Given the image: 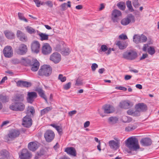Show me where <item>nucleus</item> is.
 Here are the masks:
<instances>
[{
  "instance_id": "ea45409f",
  "label": "nucleus",
  "mask_w": 159,
  "mask_h": 159,
  "mask_svg": "<svg viewBox=\"0 0 159 159\" xmlns=\"http://www.w3.org/2000/svg\"><path fill=\"white\" fill-rule=\"evenodd\" d=\"M126 4L130 12H133L134 9L132 6L131 2L128 0L127 1Z\"/></svg>"
},
{
  "instance_id": "cd10ccee",
  "label": "nucleus",
  "mask_w": 159,
  "mask_h": 159,
  "mask_svg": "<svg viewBox=\"0 0 159 159\" xmlns=\"http://www.w3.org/2000/svg\"><path fill=\"white\" fill-rule=\"evenodd\" d=\"M29 149L32 151H35L38 147L37 143L35 142H31L30 143L28 146Z\"/></svg>"
},
{
  "instance_id": "a878e982",
  "label": "nucleus",
  "mask_w": 159,
  "mask_h": 159,
  "mask_svg": "<svg viewBox=\"0 0 159 159\" xmlns=\"http://www.w3.org/2000/svg\"><path fill=\"white\" fill-rule=\"evenodd\" d=\"M136 107L139 112L145 111L147 109V105L143 103H138L136 105Z\"/></svg>"
},
{
  "instance_id": "8fccbe9b",
  "label": "nucleus",
  "mask_w": 159,
  "mask_h": 159,
  "mask_svg": "<svg viewBox=\"0 0 159 159\" xmlns=\"http://www.w3.org/2000/svg\"><path fill=\"white\" fill-rule=\"evenodd\" d=\"M11 62L14 64H16L19 63L20 61L17 58H14L11 60Z\"/></svg>"
},
{
  "instance_id": "4d7b16f0",
  "label": "nucleus",
  "mask_w": 159,
  "mask_h": 159,
  "mask_svg": "<svg viewBox=\"0 0 159 159\" xmlns=\"http://www.w3.org/2000/svg\"><path fill=\"white\" fill-rule=\"evenodd\" d=\"M119 38L121 39L125 40L127 39V36L126 35L122 34L119 36Z\"/></svg>"
},
{
  "instance_id": "79ce46f5",
  "label": "nucleus",
  "mask_w": 159,
  "mask_h": 159,
  "mask_svg": "<svg viewBox=\"0 0 159 159\" xmlns=\"http://www.w3.org/2000/svg\"><path fill=\"white\" fill-rule=\"evenodd\" d=\"M117 6L119 8L122 10H124L125 8V6L124 2H120L117 3Z\"/></svg>"
},
{
  "instance_id": "f8f14e48",
  "label": "nucleus",
  "mask_w": 159,
  "mask_h": 159,
  "mask_svg": "<svg viewBox=\"0 0 159 159\" xmlns=\"http://www.w3.org/2000/svg\"><path fill=\"white\" fill-rule=\"evenodd\" d=\"M27 51V46L24 44H21L18 48L15 49V52L18 54L23 55L25 54Z\"/></svg>"
},
{
  "instance_id": "1a4fd4ad",
  "label": "nucleus",
  "mask_w": 159,
  "mask_h": 159,
  "mask_svg": "<svg viewBox=\"0 0 159 159\" xmlns=\"http://www.w3.org/2000/svg\"><path fill=\"white\" fill-rule=\"evenodd\" d=\"M137 53L134 51H130L125 52L123 54L124 58L129 60H133L137 57Z\"/></svg>"
},
{
  "instance_id": "dca6fc26",
  "label": "nucleus",
  "mask_w": 159,
  "mask_h": 159,
  "mask_svg": "<svg viewBox=\"0 0 159 159\" xmlns=\"http://www.w3.org/2000/svg\"><path fill=\"white\" fill-rule=\"evenodd\" d=\"M22 125L25 127H29L32 125V119L28 115H26L23 119Z\"/></svg>"
},
{
  "instance_id": "052dcab7",
  "label": "nucleus",
  "mask_w": 159,
  "mask_h": 159,
  "mask_svg": "<svg viewBox=\"0 0 159 159\" xmlns=\"http://www.w3.org/2000/svg\"><path fill=\"white\" fill-rule=\"evenodd\" d=\"M46 4L50 7H52L53 6L52 3L51 1H48L46 2Z\"/></svg>"
},
{
  "instance_id": "680f3d73",
  "label": "nucleus",
  "mask_w": 159,
  "mask_h": 159,
  "mask_svg": "<svg viewBox=\"0 0 159 159\" xmlns=\"http://www.w3.org/2000/svg\"><path fill=\"white\" fill-rule=\"evenodd\" d=\"M77 112V111L75 110H74L72 111H70L69 112L68 114L69 116H72L73 115L75 114Z\"/></svg>"
},
{
  "instance_id": "a19ab883",
  "label": "nucleus",
  "mask_w": 159,
  "mask_h": 159,
  "mask_svg": "<svg viewBox=\"0 0 159 159\" xmlns=\"http://www.w3.org/2000/svg\"><path fill=\"white\" fill-rule=\"evenodd\" d=\"M25 28L27 31L30 34H34L36 32L35 30L31 27L28 26Z\"/></svg>"
},
{
  "instance_id": "b1692460",
  "label": "nucleus",
  "mask_w": 159,
  "mask_h": 159,
  "mask_svg": "<svg viewBox=\"0 0 159 159\" xmlns=\"http://www.w3.org/2000/svg\"><path fill=\"white\" fill-rule=\"evenodd\" d=\"M111 50H113V49L108 48L106 45H102L101 46L100 49L99 51V52L101 53L102 52H105V53L107 55H108L111 53Z\"/></svg>"
},
{
  "instance_id": "de8ad7c7",
  "label": "nucleus",
  "mask_w": 159,
  "mask_h": 159,
  "mask_svg": "<svg viewBox=\"0 0 159 159\" xmlns=\"http://www.w3.org/2000/svg\"><path fill=\"white\" fill-rule=\"evenodd\" d=\"M0 154L5 157H7L9 155V152L6 150H3L0 152Z\"/></svg>"
},
{
  "instance_id": "9b49d317",
  "label": "nucleus",
  "mask_w": 159,
  "mask_h": 159,
  "mask_svg": "<svg viewBox=\"0 0 159 159\" xmlns=\"http://www.w3.org/2000/svg\"><path fill=\"white\" fill-rule=\"evenodd\" d=\"M3 53L5 57H11L13 55V50L12 47L9 46H6L3 50Z\"/></svg>"
},
{
  "instance_id": "423d86ee",
  "label": "nucleus",
  "mask_w": 159,
  "mask_h": 159,
  "mask_svg": "<svg viewBox=\"0 0 159 159\" xmlns=\"http://www.w3.org/2000/svg\"><path fill=\"white\" fill-rule=\"evenodd\" d=\"M147 40V37L143 34H134L133 37V41L135 43L138 44L145 42Z\"/></svg>"
},
{
  "instance_id": "f704fd0d",
  "label": "nucleus",
  "mask_w": 159,
  "mask_h": 159,
  "mask_svg": "<svg viewBox=\"0 0 159 159\" xmlns=\"http://www.w3.org/2000/svg\"><path fill=\"white\" fill-rule=\"evenodd\" d=\"M70 3V2L69 1L67 2L68 4H67V3H66L62 4L60 6V7L61 8V10L65 11L66 10V6H67L68 7H71Z\"/></svg>"
},
{
  "instance_id": "f257e3e1",
  "label": "nucleus",
  "mask_w": 159,
  "mask_h": 159,
  "mask_svg": "<svg viewBox=\"0 0 159 159\" xmlns=\"http://www.w3.org/2000/svg\"><path fill=\"white\" fill-rule=\"evenodd\" d=\"M126 146L132 151H136L140 148L138 140L135 137H130L127 139Z\"/></svg>"
},
{
  "instance_id": "69168bd1",
  "label": "nucleus",
  "mask_w": 159,
  "mask_h": 159,
  "mask_svg": "<svg viewBox=\"0 0 159 159\" xmlns=\"http://www.w3.org/2000/svg\"><path fill=\"white\" fill-rule=\"evenodd\" d=\"M90 122L87 121L84 123V128H87L90 125Z\"/></svg>"
},
{
  "instance_id": "0e129e2a",
  "label": "nucleus",
  "mask_w": 159,
  "mask_h": 159,
  "mask_svg": "<svg viewBox=\"0 0 159 159\" xmlns=\"http://www.w3.org/2000/svg\"><path fill=\"white\" fill-rule=\"evenodd\" d=\"M148 56V55L147 54H143L142 56L140 58V60H143L145 58H147Z\"/></svg>"
},
{
  "instance_id": "2f4dec72",
  "label": "nucleus",
  "mask_w": 159,
  "mask_h": 159,
  "mask_svg": "<svg viewBox=\"0 0 159 159\" xmlns=\"http://www.w3.org/2000/svg\"><path fill=\"white\" fill-rule=\"evenodd\" d=\"M119 107L121 108L128 109L130 107V103L126 101H122L120 103Z\"/></svg>"
},
{
  "instance_id": "f3484780",
  "label": "nucleus",
  "mask_w": 159,
  "mask_h": 159,
  "mask_svg": "<svg viewBox=\"0 0 159 159\" xmlns=\"http://www.w3.org/2000/svg\"><path fill=\"white\" fill-rule=\"evenodd\" d=\"M144 52L147 51L151 55H153L155 52L154 48L153 46H149L148 44H144L142 48Z\"/></svg>"
},
{
  "instance_id": "7ed1b4c3",
  "label": "nucleus",
  "mask_w": 159,
  "mask_h": 159,
  "mask_svg": "<svg viewBox=\"0 0 159 159\" xmlns=\"http://www.w3.org/2000/svg\"><path fill=\"white\" fill-rule=\"evenodd\" d=\"M20 134L18 129H13L9 130L7 135L5 136V139L7 141L14 140L18 137Z\"/></svg>"
},
{
  "instance_id": "20e7f679",
  "label": "nucleus",
  "mask_w": 159,
  "mask_h": 159,
  "mask_svg": "<svg viewBox=\"0 0 159 159\" xmlns=\"http://www.w3.org/2000/svg\"><path fill=\"white\" fill-rule=\"evenodd\" d=\"M22 61H25L29 63V65L31 66V69L33 71H37L39 69V63L38 61L36 59H33L31 61H30L29 60L24 58L21 59Z\"/></svg>"
},
{
  "instance_id": "58836bf2",
  "label": "nucleus",
  "mask_w": 159,
  "mask_h": 159,
  "mask_svg": "<svg viewBox=\"0 0 159 159\" xmlns=\"http://www.w3.org/2000/svg\"><path fill=\"white\" fill-rule=\"evenodd\" d=\"M45 153V152L43 150H41L39 152H38L36 154L35 157V159H38L41 156L44 155Z\"/></svg>"
},
{
  "instance_id": "5701e85b",
  "label": "nucleus",
  "mask_w": 159,
  "mask_h": 159,
  "mask_svg": "<svg viewBox=\"0 0 159 159\" xmlns=\"http://www.w3.org/2000/svg\"><path fill=\"white\" fill-rule=\"evenodd\" d=\"M109 144L110 148L114 150H116L120 146V143L114 140L110 141Z\"/></svg>"
},
{
  "instance_id": "c756f323",
  "label": "nucleus",
  "mask_w": 159,
  "mask_h": 159,
  "mask_svg": "<svg viewBox=\"0 0 159 159\" xmlns=\"http://www.w3.org/2000/svg\"><path fill=\"white\" fill-rule=\"evenodd\" d=\"M37 34L39 35L41 41L47 40L48 38V35L43 33L37 30Z\"/></svg>"
},
{
  "instance_id": "864d4df0",
  "label": "nucleus",
  "mask_w": 159,
  "mask_h": 159,
  "mask_svg": "<svg viewBox=\"0 0 159 159\" xmlns=\"http://www.w3.org/2000/svg\"><path fill=\"white\" fill-rule=\"evenodd\" d=\"M75 85L77 86H80L82 84V80L79 78L77 79L76 80Z\"/></svg>"
},
{
  "instance_id": "aec40b11",
  "label": "nucleus",
  "mask_w": 159,
  "mask_h": 159,
  "mask_svg": "<svg viewBox=\"0 0 159 159\" xmlns=\"http://www.w3.org/2000/svg\"><path fill=\"white\" fill-rule=\"evenodd\" d=\"M16 36L20 41L25 42L27 41L28 39L26 35L20 30L17 31Z\"/></svg>"
},
{
  "instance_id": "09e8293b",
  "label": "nucleus",
  "mask_w": 159,
  "mask_h": 159,
  "mask_svg": "<svg viewBox=\"0 0 159 159\" xmlns=\"http://www.w3.org/2000/svg\"><path fill=\"white\" fill-rule=\"evenodd\" d=\"M70 52V51L68 48L64 49L62 51V54L64 55H68Z\"/></svg>"
},
{
  "instance_id": "3c124183",
  "label": "nucleus",
  "mask_w": 159,
  "mask_h": 159,
  "mask_svg": "<svg viewBox=\"0 0 159 159\" xmlns=\"http://www.w3.org/2000/svg\"><path fill=\"white\" fill-rule=\"evenodd\" d=\"M71 85V83L70 82H68L63 85V89L66 90H68L70 88Z\"/></svg>"
},
{
  "instance_id": "7c9ffc66",
  "label": "nucleus",
  "mask_w": 159,
  "mask_h": 159,
  "mask_svg": "<svg viewBox=\"0 0 159 159\" xmlns=\"http://www.w3.org/2000/svg\"><path fill=\"white\" fill-rule=\"evenodd\" d=\"M4 33L6 37L8 39H13L15 35L13 32L9 30H6L5 31Z\"/></svg>"
},
{
  "instance_id": "0eeeda50",
  "label": "nucleus",
  "mask_w": 159,
  "mask_h": 159,
  "mask_svg": "<svg viewBox=\"0 0 159 159\" xmlns=\"http://www.w3.org/2000/svg\"><path fill=\"white\" fill-rule=\"evenodd\" d=\"M122 16L121 12L118 10H113L111 13V19L114 22H117L120 19Z\"/></svg>"
},
{
  "instance_id": "e2e57ef3",
  "label": "nucleus",
  "mask_w": 159,
  "mask_h": 159,
  "mask_svg": "<svg viewBox=\"0 0 159 159\" xmlns=\"http://www.w3.org/2000/svg\"><path fill=\"white\" fill-rule=\"evenodd\" d=\"M138 112V111H135L134 112V111L132 110H129L127 111V113L129 115H134V114H135V112Z\"/></svg>"
},
{
  "instance_id": "e433bc0d",
  "label": "nucleus",
  "mask_w": 159,
  "mask_h": 159,
  "mask_svg": "<svg viewBox=\"0 0 159 159\" xmlns=\"http://www.w3.org/2000/svg\"><path fill=\"white\" fill-rule=\"evenodd\" d=\"M52 109L51 107H47L43 109L41 111V114L42 116L43 115L45 114L48 113L49 111Z\"/></svg>"
},
{
  "instance_id": "bb28decb",
  "label": "nucleus",
  "mask_w": 159,
  "mask_h": 159,
  "mask_svg": "<svg viewBox=\"0 0 159 159\" xmlns=\"http://www.w3.org/2000/svg\"><path fill=\"white\" fill-rule=\"evenodd\" d=\"M13 100L16 102H21L24 100V95L22 94H17L14 96Z\"/></svg>"
},
{
  "instance_id": "39448f33",
  "label": "nucleus",
  "mask_w": 159,
  "mask_h": 159,
  "mask_svg": "<svg viewBox=\"0 0 159 159\" xmlns=\"http://www.w3.org/2000/svg\"><path fill=\"white\" fill-rule=\"evenodd\" d=\"M25 107V105L22 102H15L12 103L9 107L10 109L14 111H23Z\"/></svg>"
},
{
  "instance_id": "72a5a7b5",
  "label": "nucleus",
  "mask_w": 159,
  "mask_h": 159,
  "mask_svg": "<svg viewBox=\"0 0 159 159\" xmlns=\"http://www.w3.org/2000/svg\"><path fill=\"white\" fill-rule=\"evenodd\" d=\"M9 98L6 95L2 94H0V101L3 103H5L8 102Z\"/></svg>"
},
{
  "instance_id": "c9c22d12",
  "label": "nucleus",
  "mask_w": 159,
  "mask_h": 159,
  "mask_svg": "<svg viewBox=\"0 0 159 159\" xmlns=\"http://www.w3.org/2000/svg\"><path fill=\"white\" fill-rule=\"evenodd\" d=\"M119 49H124L127 46V45L123 43H121L120 41H117L116 43Z\"/></svg>"
},
{
  "instance_id": "c85d7f7f",
  "label": "nucleus",
  "mask_w": 159,
  "mask_h": 159,
  "mask_svg": "<svg viewBox=\"0 0 159 159\" xmlns=\"http://www.w3.org/2000/svg\"><path fill=\"white\" fill-rule=\"evenodd\" d=\"M65 152L67 153L70 155L75 156L76 155V152L74 148L73 147H68L65 149Z\"/></svg>"
},
{
  "instance_id": "603ef678",
  "label": "nucleus",
  "mask_w": 159,
  "mask_h": 159,
  "mask_svg": "<svg viewBox=\"0 0 159 159\" xmlns=\"http://www.w3.org/2000/svg\"><path fill=\"white\" fill-rule=\"evenodd\" d=\"M58 79L62 82H65L66 80V77L65 76H63V75L61 74H60L59 75Z\"/></svg>"
},
{
  "instance_id": "6ab92c4d",
  "label": "nucleus",
  "mask_w": 159,
  "mask_h": 159,
  "mask_svg": "<svg viewBox=\"0 0 159 159\" xmlns=\"http://www.w3.org/2000/svg\"><path fill=\"white\" fill-rule=\"evenodd\" d=\"M27 100L28 102L32 103L34 99L37 97V94L34 92H29L28 93Z\"/></svg>"
},
{
  "instance_id": "774afa93",
  "label": "nucleus",
  "mask_w": 159,
  "mask_h": 159,
  "mask_svg": "<svg viewBox=\"0 0 159 159\" xmlns=\"http://www.w3.org/2000/svg\"><path fill=\"white\" fill-rule=\"evenodd\" d=\"M132 77V76L129 75H126L125 76V80H130Z\"/></svg>"
},
{
  "instance_id": "2eb2a0df",
  "label": "nucleus",
  "mask_w": 159,
  "mask_h": 159,
  "mask_svg": "<svg viewBox=\"0 0 159 159\" xmlns=\"http://www.w3.org/2000/svg\"><path fill=\"white\" fill-rule=\"evenodd\" d=\"M52 51V48L48 43L43 44L42 48V52L44 55L50 54Z\"/></svg>"
},
{
  "instance_id": "5fc2aeb1",
  "label": "nucleus",
  "mask_w": 159,
  "mask_h": 159,
  "mask_svg": "<svg viewBox=\"0 0 159 159\" xmlns=\"http://www.w3.org/2000/svg\"><path fill=\"white\" fill-rule=\"evenodd\" d=\"M98 67V65L96 63H93L92 64L91 67L93 71H94Z\"/></svg>"
},
{
  "instance_id": "a18cd8bd",
  "label": "nucleus",
  "mask_w": 159,
  "mask_h": 159,
  "mask_svg": "<svg viewBox=\"0 0 159 159\" xmlns=\"http://www.w3.org/2000/svg\"><path fill=\"white\" fill-rule=\"evenodd\" d=\"M18 16L20 19L21 20H23L25 22H27L28 20L24 16L23 14L19 12L18 13Z\"/></svg>"
},
{
  "instance_id": "473e14b6",
  "label": "nucleus",
  "mask_w": 159,
  "mask_h": 159,
  "mask_svg": "<svg viewBox=\"0 0 159 159\" xmlns=\"http://www.w3.org/2000/svg\"><path fill=\"white\" fill-rule=\"evenodd\" d=\"M39 96L42 98H43L47 102V100L46 97V96L44 91L41 89H38L37 90Z\"/></svg>"
},
{
  "instance_id": "13d9d810",
  "label": "nucleus",
  "mask_w": 159,
  "mask_h": 159,
  "mask_svg": "<svg viewBox=\"0 0 159 159\" xmlns=\"http://www.w3.org/2000/svg\"><path fill=\"white\" fill-rule=\"evenodd\" d=\"M34 1L35 2L36 6L38 7H39L40 5H42V3H41L40 1L39 0H34Z\"/></svg>"
},
{
  "instance_id": "6e6d98bb",
  "label": "nucleus",
  "mask_w": 159,
  "mask_h": 159,
  "mask_svg": "<svg viewBox=\"0 0 159 159\" xmlns=\"http://www.w3.org/2000/svg\"><path fill=\"white\" fill-rule=\"evenodd\" d=\"M115 89H116L122 90L124 91H125L127 90L126 88L122 86H116L115 87Z\"/></svg>"
},
{
  "instance_id": "37998d69",
  "label": "nucleus",
  "mask_w": 159,
  "mask_h": 159,
  "mask_svg": "<svg viewBox=\"0 0 159 159\" xmlns=\"http://www.w3.org/2000/svg\"><path fill=\"white\" fill-rule=\"evenodd\" d=\"M136 128V126L134 125H131L125 127V130L127 132H129L132 131Z\"/></svg>"
},
{
  "instance_id": "6e6552de",
  "label": "nucleus",
  "mask_w": 159,
  "mask_h": 159,
  "mask_svg": "<svg viewBox=\"0 0 159 159\" xmlns=\"http://www.w3.org/2000/svg\"><path fill=\"white\" fill-rule=\"evenodd\" d=\"M31 157V153L26 149H22L19 153L20 159H30Z\"/></svg>"
},
{
  "instance_id": "4be33fe9",
  "label": "nucleus",
  "mask_w": 159,
  "mask_h": 159,
  "mask_svg": "<svg viewBox=\"0 0 159 159\" xmlns=\"http://www.w3.org/2000/svg\"><path fill=\"white\" fill-rule=\"evenodd\" d=\"M140 144L143 146H150L152 143V141L148 138H145L142 139L140 141Z\"/></svg>"
},
{
  "instance_id": "f03ea898",
  "label": "nucleus",
  "mask_w": 159,
  "mask_h": 159,
  "mask_svg": "<svg viewBox=\"0 0 159 159\" xmlns=\"http://www.w3.org/2000/svg\"><path fill=\"white\" fill-rule=\"evenodd\" d=\"M52 72V69L49 65H44L41 66L38 72L40 76H48L50 75Z\"/></svg>"
},
{
  "instance_id": "49530a36",
  "label": "nucleus",
  "mask_w": 159,
  "mask_h": 159,
  "mask_svg": "<svg viewBox=\"0 0 159 159\" xmlns=\"http://www.w3.org/2000/svg\"><path fill=\"white\" fill-rule=\"evenodd\" d=\"M132 3L133 6L135 8H138L140 5L139 0H133L132 1Z\"/></svg>"
},
{
  "instance_id": "4c0bfd02",
  "label": "nucleus",
  "mask_w": 159,
  "mask_h": 159,
  "mask_svg": "<svg viewBox=\"0 0 159 159\" xmlns=\"http://www.w3.org/2000/svg\"><path fill=\"white\" fill-rule=\"evenodd\" d=\"M51 126L55 128L59 134H62V129L61 127L55 124H51Z\"/></svg>"
},
{
  "instance_id": "4468645a",
  "label": "nucleus",
  "mask_w": 159,
  "mask_h": 159,
  "mask_svg": "<svg viewBox=\"0 0 159 159\" xmlns=\"http://www.w3.org/2000/svg\"><path fill=\"white\" fill-rule=\"evenodd\" d=\"M40 44L38 41H34L31 43V49L32 51L35 53H38L39 51Z\"/></svg>"
},
{
  "instance_id": "bf43d9fd",
  "label": "nucleus",
  "mask_w": 159,
  "mask_h": 159,
  "mask_svg": "<svg viewBox=\"0 0 159 159\" xmlns=\"http://www.w3.org/2000/svg\"><path fill=\"white\" fill-rule=\"evenodd\" d=\"M28 111L31 113L32 115L34 113V108L33 107H31L29 108Z\"/></svg>"
},
{
  "instance_id": "ddd939ff",
  "label": "nucleus",
  "mask_w": 159,
  "mask_h": 159,
  "mask_svg": "<svg viewBox=\"0 0 159 159\" xmlns=\"http://www.w3.org/2000/svg\"><path fill=\"white\" fill-rule=\"evenodd\" d=\"M50 60L57 64L59 63L61 60V55L57 52L53 53L50 56Z\"/></svg>"
},
{
  "instance_id": "412c9836",
  "label": "nucleus",
  "mask_w": 159,
  "mask_h": 159,
  "mask_svg": "<svg viewBox=\"0 0 159 159\" xmlns=\"http://www.w3.org/2000/svg\"><path fill=\"white\" fill-rule=\"evenodd\" d=\"M104 112L109 114L115 111L114 108L110 105H106L102 107Z\"/></svg>"
},
{
  "instance_id": "338daca9",
  "label": "nucleus",
  "mask_w": 159,
  "mask_h": 159,
  "mask_svg": "<svg viewBox=\"0 0 159 159\" xmlns=\"http://www.w3.org/2000/svg\"><path fill=\"white\" fill-rule=\"evenodd\" d=\"M7 79V76H5L3 77L2 79V80L0 81V84H1L2 83L5 82V81Z\"/></svg>"
},
{
  "instance_id": "9d476101",
  "label": "nucleus",
  "mask_w": 159,
  "mask_h": 159,
  "mask_svg": "<svg viewBox=\"0 0 159 159\" xmlns=\"http://www.w3.org/2000/svg\"><path fill=\"white\" fill-rule=\"evenodd\" d=\"M44 136L46 141L50 142L54 139L55 134L52 130H48L45 133Z\"/></svg>"
},
{
  "instance_id": "a211bd4d",
  "label": "nucleus",
  "mask_w": 159,
  "mask_h": 159,
  "mask_svg": "<svg viewBox=\"0 0 159 159\" xmlns=\"http://www.w3.org/2000/svg\"><path fill=\"white\" fill-rule=\"evenodd\" d=\"M131 21H134V17L132 14L129 15L126 18L122 19L121 21V24L124 25H128Z\"/></svg>"
},
{
  "instance_id": "393cba45",
  "label": "nucleus",
  "mask_w": 159,
  "mask_h": 159,
  "mask_svg": "<svg viewBox=\"0 0 159 159\" xmlns=\"http://www.w3.org/2000/svg\"><path fill=\"white\" fill-rule=\"evenodd\" d=\"M17 86L18 87H28L31 86L30 83L23 80H19L16 83Z\"/></svg>"
},
{
  "instance_id": "c03bdc74",
  "label": "nucleus",
  "mask_w": 159,
  "mask_h": 159,
  "mask_svg": "<svg viewBox=\"0 0 159 159\" xmlns=\"http://www.w3.org/2000/svg\"><path fill=\"white\" fill-rule=\"evenodd\" d=\"M108 120L109 122L115 123L118 120V119L116 117H111L109 118Z\"/></svg>"
}]
</instances>
